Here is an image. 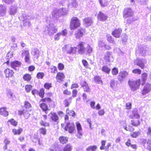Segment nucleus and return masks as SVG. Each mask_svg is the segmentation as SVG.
Instances as JSON below:
<instances>
[{
	"label": "nucleus",
	"instance_id": "obj_13",
	"mask_svg": "<svg viewBox=\"0 0 151 151\" xmlns=\"http://www.w3.org/2000/svg\"><path fill=\"white\" fill-rule=\"evenodd\" d=\"M85 43L83 42H80L77 45V47L79 54H84L86 48L85 47Z\"/></svg>",
	"mask_w": 151,
	"mask_h": 151
},
{
	"label": "nucleus",
	"instance_id": "obj_50",
	"mask_svg": "<svg viewBox=\"0 0 151 151\" xmlns=\"http://www.w3.org/2000/svg\"><path fill=\"white\" fill-rule=\"evenodd\" d=\"M50 72L52 73H55L57 72V69L56 67L51 66L50 68Z\"/></svg>",
	"mask_w": 151,
	"mask_h": 151
},
{
	"label": "nucleus",
	"instance_id": "obj_18",
	"mask_svg": "<svg viewBox=\"0 0 151 151\" xmlns=\"http://www.w3.org/2000/svg\"><path fill=\"white\" fill-rule=\"evenodd\" d=\"M65 78V76L64 73L60 72L58 73L56 76L57 81L59 83H61L63 81Z\"/></svg>",
	"mask_w": 151,
	"mask_h": 151
},
{
	"label": "nucleus",
	"instance_id": "obj_5",
	"mask_svg": "<svg viewBox=\"0 0 151 151\" xmlns=\"http://www.w3.org/2000/svg\"><path fill=\"white\" fill-rule=\"evenodd\" d=\"M77 47H72L70 45H66L62 48L63 51L69 54H75L76 52Z\"/></svg>",
	"mask_w": 151,
	"mask_h": 151
},
{
	"label": "nucleus",
	"instance_id": "obj_11",
	"mask_svg": "<svg viewBox=\"0 0 151 151\" xmlns=\"http://www.w3.org/2000/svg\"><path fill=\"white\" fill-rule=\"evenodd\" d=\"M104 59L106 62H112L114 60V58L111 52H107L104 54Z\"/></svg>",
	"mask_w": 151,
	"mask_h": 151
},
{
	"label": "nucleus",
	"instance_id": "obj_59",
	"mask_svg": "<svg viewBox=\"0 0 151 151\" xmlns=\"http://www.w3.org/2000/svg\"><path fill=\"white\" fill-rule=\"evenodd\" d=\"M44 76V74L42 72L38 73L37 75V77L38 79H42Z\"/></svg>",
	"mask_w": 151,
	"mask_h": 151
},
{
	"label": "nucleus",
	"instance_id": "obj_1",
	"mask_svg": "<svg viewBox=\"0 0 151 151\" xmlns=\"http://www.w3.org/2000/svg\"><path fill=\"white\" fill-rule=\"evenodd\" d=\"M68 10L65 8H60L59 9H55L52 12V14L54 17L57 18L63 15L66 14Z\"/></svg>",
	"mask_w": 151,
	"mask_h": 151
},
{
	"label": "nucleus",
	"instance_id": "obj_21",
	"mask_svg": "<svg viewBox=\"0 0 151 151\" xmlns=\"http://www.w3.org/2000/svg\"><path fill=\"white\" fill-rule=\"evenodd\" d=\"M17 7L16 5H14L10 6L9 13L10 15H14L17 12Z\"/></svg>",
	"mask_w": 151,
	"mask_h": 151
},
{
	"label": "nucleus",
	"instance_id": "obj_31",
	"mask_svg": "<svg viewBox=\"0 0 151 151\" xmlns=\"http://www.w3.org/2000/svg\"><path fill=\"white\" fill-rule=\"evenodd\" d=\"M69 3L68 4L69 7H76L77 6V3L76 0H70Z\"/></svg>",
	"mask_w": 151,
	"mask_h": 151
},
{
	"label": "nucleus",
	"instance_id": "obj_43",
	"mask_svg": "<svg viewBox=\"0 0 151 151\" xmlns=\"http://www.w3.org/2000/svg\"><path fill=\"white\" fill-rule=\"evenodd\" d=\"M140 122L139 120H132L131 122V124L134 126L137 127L140 124Z\"/></svg>",
	"mask_w": 151,
	"mask_h": 151
},
{
	"label": "nucleus",
	"instance_id": "obj_36",
	"mask_svg": "<svg viewBox=\"0 0 151 151\" xmlns=\"http://www.w3.org/2000/svg\"><path fill=\"white\" fill-rule=\"evenodd\" d=\"M50 117L51 119L54 122H57L58 120V117L56 113H51Z\"/></svg>",
	"mask_w": 151,
	"mask_h": 151
},
{
	"label": "nucleus",
	"instance_id": "obj_54",
	"mask_svg": "<svg viewBox=\"0 0 151 151\" xmlns=\"http://www.w3.org/2000/svg\"><path fill=\"white\" fill-rule=\"evenodd\" d=\"M8 122H10L12 125L14 126H17V122L13 119L9 120L8 121Z\"/></svg>",
	"mask_w": 151,
	"mask_h": 151
},
{
	"label": "nucleus",
	"instance_id": "obj_33",
	"mask_svg": "<svg viewBox=\"0 0 151 151\" xmlns=\"http://www.w3.org/2000/svg\"><path fill=\"white\" fill-rule=\"evenodd\" d=\"M6 7L4 5H0V15L2 16L4 15L6 12Z\"/></svg>",
	"mask_w": 151,
	"mask_h": 151
},
{
	"label": "nucleus",
	"instance_id": "obj_6",
	"mask_svg": "<svg viewBox=\"0 0 151 151\" xmlns=\"http://www.w3.org/2000/svg\"><path fill=\"white\" fill-rule=\"evenodd\" d=\"M81 22L76 17L72 18L70 21V27L71 29H74L79 27Z\"/></svg>",
	"mask_w": 151,
	"mask_h": 151
},
{
	"label": "nucleus",
	"instance_id": "obj_48",
	"mask_svg": "<svg viewBox=\"0 0 151 151\" xmlns=\"http://www.w3.org/2000/svg\"><path fill=\"white\" fill-rule=\"evenodd\" d=\"M96 146H90L86 148V150L87 151H96Z\"/></svg>",
	"mask_w": 151,
	"mask_h": 151
},
{
	"label": "nucleus",
	"instance_id": "obj_52",
	"mask_svg": "<svg viewBox=\"0 0 151 151\" xmlns=\"http://www.w3.org/2000/svg\"><path fill=\"white\" fill-rule=\"evenodd\" d=\"M71 98L70 97L68 99H65L64 101V103L65 106H68L71 103L70 100Z\"/></svg>",
	"mask_w": 151,
	"mask_h": 151
},
{
	"label": "nucleus",
	"instance_id": "obj_16",
	"mask_svg": "<svg viewBox=\"0 0 151 151\" xmlns=\"http://www.w3.org/2000/svg\"><path fill=\"white\" fill-rule=\"evenodd\" d=\"M31 54L35 58L37 59L40 55V52L38 49L36 48H32L31 51Z\"/></svg>",
	"mask_w": 151,
	"mask_h": 151
},
{
	"label": "nucleus",
	"instance_id": "obj_7",
	"mask_svg": "<svg viewBox=\"0 0 151 151\" xmlns=\"http://www.w3.org/2000/svg\"><path fill=\"white\" fill-rule=\"evenodd\" d=\"M123 14V17L125 19H126L127 23H131L132 21H130L129 20V19H130V18L127 19V18L132 16L133 14V12L131 9L129 8L125 9Z\"/></svg>",
	"mask_w": 151,
	"mask_h": 151
},
{
	"label": "nucleus",
	"instance_id": "obj_29",
	"mask_svg": "<svg viewBox=\"0 0 151 151\" xmlns=\"http://www.w3.org/2000/svg\"><path fill=\"white\" fill-rule=\"evenodd\" d=\"M81 84L85 91L87 92L89 91V88L86 82L83 81H82L81 82Z\"/></svg>",
	"mask_w": 151,
	"mask_h": 151
},
{
	"label": "nucleus",
	"instance_id": "obj_14",
	"mask_svg": "<svg viewBox=\"0 0 151 151\" xmlns=\"http://www.w3.org/2000/svg\"><path fill=\"white\" fill-rule=\"evenodd\" d=\"M24 55L25 56L24 58L25 62L29 63L30 62V60L29 58L30 55L29 51L28 50H23L21 53V55L23 56Z\"/></svg>",
	"mask_w": 151,
	"mask_h": 151
},
{
	"label": "nucleus",
	"instance_id": "obj_10",
	"mask_svg": "<svg viewBox=\"0 0 151 151\" xmlns=\"http://www.w3.org/2000/svg\"><path fill=\"white\" fill-rule=\"evenodd\" d=\"M75 129V125L73 123H67L65 128V129L66 131H68L70 133H73Z\"/></svg>",
	"mask_w": 151,
	"mask_h": 151
},
{
	"label": "nucleus",
	"instance_id": "obj_51",
	"mask_svg": "<svg viewBox=\"0 0 151 151\" xmlns=\"http://www.w3.org/2000/svg\"><path fill=\"white\" fill-rule=\"evenodd\" d=\"M140 132H135L130 134L131 136L133 138H136L140 134Z\"/></svg>",
	"mask_w": 151,
	"mask_h": 151
},
{
	"label": "nucleus",
	"instance_id": "obj_24",
	"mask_svg": "<svg viewBox=\"0 0 151 151\" xmlns=\"http://www.w3.org/2000/svg\"><path fill=\"white\" fill-rule=\"evenodd\" d=\"M122 32V30L121 29H116L112 32V34L114 37L119 38L121 35Z\"/></svg>",
	"mask_w": 151,
	"mask_h": 151
},
{
	"label": "nucleus",
	"instance_id": "obj_15",
	"mask_svg": "<svg viewBox=\"0 0 151 151\" xmlns=\"http://www.w3.org/2000/svg\"><path fill=\"white\" fill-rule=\"evenodd\" d=\"M85 32V31L84 29L80 28L75 32V37L77 38H79L82 37L83 33Z\"/></svg>",
	"mask_w": 151,
	"mask_h": 151
},
{
	"label": "nucleus",
	"instance_id": "obj_34",
	"mask_svg": "<svg viewBox=\"0 0 151 151\" xmlns=\"http://www.w3.org/2000/svg\"><path fill=\"white\" fill-rule=\"evenodd\" d=\"M92 48L89 45H88L86 48L85 52L84 54H89L91 53L92 51Z\"/></svg>",
	"mask_w": 151,
	"mask_h": 151
},
{
	"label": "nucleus",
	"instance_id": "obj_63",
	"mask_svg": "<svg viewBox=\"0 0 151 151\" xmlns=\"http://www.w3.org/2000/svg\"><path fill=\"white\" fill-rule=\"evenodd\" d=\"M52 87L51 83H46L44 85V87L47 89H49Z\"/></svg>",
	"mask_w": 151,
	"mask_h": 151
},
{
	"label": "nucleus",
	"instance_id": "obj_38",
	"mask_svg": "<svg viewBox=\"0 0 151 151\" xmlns=\"http://www.w3.org/2000/svg\"><path fill=\"white\" fill-rule=\"evenodd\" d=\"M60 142L63 144L67 143L68 141V138L66 137H60L59 138Z\"/></svg>",
	"mask_w": 151,
	"mask_h": 151
},
{
	"label": "nucleus",
	"instance_id": "obj_57",
	"mask_svg": "<svg viewBox=\"0 0 151 151\" xmlns=\"http://www.w3.org/2000/svg\"><path fill=\"white\" fill-rule=\"evenodd\" d=\"M111 72L113 75H116L118 73V69L117 68H114L112 69Z\"/></svg>",
	"mask_w": 151,
	"mask_h": 151
},
{
	"label": "nucleus",
	"instance_id": "obj_17",
	"mask_svg": "<svg viewBox=\"0 0 151 151\" xmlns=\"http://www.w3.org/2000/svg\"><path fill=\"white\" fill-rule=\"evenodd\" d=\"M151 91V85L149 83H147L142 91V94L143 95H145Z\"/></svg>",
	"mask_w": 151,
	"mask_h": 151
},
{
	"label": "nucleus",
	"instance_id": "obj_53",
	"mask_svg": "<svg viewBox=\"0 0 151 151\" xmlns=\"http://www.w3.org/2000/svg\"><path fill=\"white\" fill-rule=\"evenodd\" d=\"M32 86L31 85H27L25 87L26 91L28 93L32 89Z\"/></svg>",
	"mask_w": 151,
	"mask_h": 151
},
{
	"label": "nucleus",
	"instance_id": "obj_3",
	"mask_svg": "<svg viewBox=\"0 0 151 151\" xmlns=\"http://www.w3.org/2000/svg\"><path fill=\"white\" fill-rule=\"evenodd\" d=\"M45 31L47 32L48 35L51 36L57 31V29L53 24L50 23L46 27Z\"/></svg>",
	"mask_w": 151,
	"mask_h": 151
},
{
	"label": "nucleus",
	"instance_id": "obj_47",
	"mask_svg": "<svg viewBox=\"0 0 151 151\" xmlns=\"http://www.w3.org/2000/svg\"><path fill=\"white\" fill-rule=\"evenodd\" d=\"M147 75L146 73H144L142 74V80L143 83H142V84L143 85L145 83V82L146 81L147 79Z\"/></svg>",
	"mask_w": 151,
	"mask_h": 151
},
{
	"label": "nucleus",
	"instance_id": "obj_62",
	"mask_svg": "<svg viewBox=\"0 0 151 151\" xmlns=\"http://www.w3.org/2000/svg\"><path fill=\"white\" fill-rule=\"evenodd\" d=\"M94 80L95 82L99 83H101L102 82L100 78L98 76H95L94 77Z\"/></svg>",
	"mask_w": 151,
	"mask_h": 151
},
{
	"label": "nucleus",
	"instance_id": "obj_27",
	"mask_svg": "<svg viewBox=\"0 0 151 151\" xmlns=\"http://www.w3.org/2000/svg\"><path fill=\"white\" fill-rule=\"evenodd\" d=\"M106 46V43L104 41L102 40H100L98 42V46L99 49L103 50L104 49Z\"/></svg>",
	"mask_w": 151,
	"mask_h": 151
},
{
	"label": "nucleus",
	"instance_id": "obj_42",
	"mask_svg": "<svg viewBox=\"0 0 151 151\" xmlns=\"http://www.w3.org/2000/svg\"><path fill=\"white\" fill-rule=\"evenodd\" d=\"M23 79L24 81H30L31 78V77L29 74H26L23 77Z\"/></svg>",
	"mask_w": 151,
	"mask_h": 151
},
{
	"label": "nucleus",
	"instance_id": "obj_37",
	"mask_svg": "<svg viewBox=\"0 0 151 151\" xmlns=\"http://www.w3.org/2000/svg\"><path fill=\"white\" fill-rule=\"evenodd\" d=\"M117 86V82L112 80L111 81L110 83V86L113 89L116 88Z\"/></svg>",
	"mask_w": 151,
	"mask_h": 151
},
{
	"label": "nucleus",
	"instance_id": "obj_45",
	"mask_svg": "<svg viewBox=\"0 0 151 151\" xmlns=\"http://www.w3.org/2000/svg\"><path fill=\"white\" fill-rule=\"evenodd\" d=\"M72 150V146L68 144L64 147L63 151H71Z\"/></svg>",
	"mask_w": 151,
	"mask_h": 151
},
{
	"label": "nucleus",
	"instance_id": "obj_55",
	"mask_svg": "<svg viewBox=\"0 0 151 151\" xmlns=\"http://www.w3.org/2000/svg\"><path fill=\"white\" fill-rule=\"evenodd\" d=\"M7 96L9 99H13V98L14 96V95L13 93L11 92H9L7 93Z\"/></svg>",
	"mask_w": 151,
	"mask_h": 151
},
{
	"label": "nucleus",
	"instance_id": "obj_49",
	"mask_svg": "<svg viewBox=\"0 0 151 151\" xmlns=\"http://www.w3.org/2000/svg\"><path fill=\"white\" fill-rule=\"evenodd\" d=\"M66 113L70 116H75L76 115L74 111L72 110H69L68 109L66 110Z\"/></svg>",
	"mask_w": 151,
	"mask_h": 151
},
{
	"label": "nucleus",
	"instance_id": "obj_25",
	"mask_svg": "<svg viewBox=\"0 0 151 151\" xmlns=\"http://www.w3.org/2000/svg\"><path fill=\"white\" fill-rule=\"evenodd\" d=\"M128 73L126 71H124L121 72L119 76V79L120 81H122L123 78L126 77L128 76Z\"/></svg>",
	"mask_w": 151,
	"mask_h": 151
},
{
	"label": "nucleus",
	"instance_id": "obj_44",
	"mask_svg": "<svg viewBox=\"0 0 151 151\" xmlns=\"http://www.w3.org/2000/svg\"><path fill=\"white\" fill-rule=\"evenodd\" d=\"M99 1L102 6H106L108 4L107 1L106 0H99Z\"/></svg>",
	"mask_w": 151,
	"mask_h": 151
},
{
	"label": "nucleus",
	"instance_id": "obj_20",
	"mask_svg": "<svg viewBox=\"0 0 151 151\" xmlns=\"http://www.w3.org/2000/svg\"><path fill=\"white\" fill-rule=\"evenodd\" d=\"M97 18L98 20L104 21L107 19V17L101 12H99L98 14Z\"/></svg>",
	"mask_w": 151,
	"mask_h": 151
},
{
	"label": "nucleus",
	"instance_id": "obj_8",
	"mask_svg": "<svg viewBox=\"0 0 151 151\" xmlns=\"http://www.w3.org/2000/svg\"><path fill=\"white\" fill-rule=\"evenodd\" d=\"M146 62L145 59L140 58H137L134 61L135 64L139 66L142 69L145 68V64L146 63Z\"/></svg>",
	"mask_w": 151,
	"mask_h": 151
},
{
	"label": "nucleus",
	"instance_id": "obj_28",
	"mask_svg": "<svg viewBox=\"0 0 151 151\" xmlns=\"http://www.w3.org/2000/svg\"><path fill=\"white\" fill-rule=\"evenodd\" d=\"M131 118H133L134 117L137 119H139L140 116L137 112V109H134L132 111V115L130 116Z\"/></svg>",
	"mask_w": 151,
	"mask_h": 151
},
{
	"label": "nucleus",
	"instance_id": "obj_58",
	"mask_svg": "<svg viewBox=\"0 0 151 151\" xmlns=\"http://www.w3.org/2000/svg\"><path fill=\"white\" fill-rule=\"evenodd\" d=\"M44 88H41L40 90V92L39 93V96L41 98H43L44 97Z\"/></svg>",
	"mask_w": 151,
	"mask_h": 151
},
{
	"label": "nucleus",
	"instance_id": "obj_64",
	"mask_svg": "<svg viewBox=\"0 0 151 151\" xmlns=\"http://www.w3.org/2000/svg\"><path fill=\"white\" fill-rule=\"evenodd\" d=\"M147 134L148 136L151 137V127H149L147 129Z\"/></svg>",
	"mask_w": 151,
	"mask_h": 151
},
{
	"label": "nucleus",
	"instance_id": "obj_35",
	"mask_svg": "<svg viewBox=\"0 0 151 151\" xmlns=\"http://www.w3.org/2000/svg\"><path fill=\"white\" fill-rule=\"evenodd\" d=\"M102 71L107 74H109L111 69L106 65L104 66L101 69Z\"/></svg>",
	"mask_w": 151,
	"mask_h": 151
},
{
	"label": "nucleus",
	"instance_id": "obj_19",
	"mask_svg": "<svg viewBox=\"0 0 151 151\" xmlns=\"http://www.w3.org/2000/svg\"><path fill=\"white\" fill-rule=\"evenodd\" d=\"M84 25L86 27L91 26L93 23V19L91 17H88L83 20Z\"/></svg>",
	"mask_w": 151,
	"mask_h": 151
},
{
	"label": "nucleus",
	"instance_id": "obj_22",
	"mask_svg": "<svg viewBox=\"0 0 151 151\" xmlns=\"http://www.w3.org/2000/svg\"><path fill=\"white\" fill-rule=\"evenodd\" d=\"M4 73L6 78L12 77L14 73L13 71L9 68H7L5 70Z\"/></svg>",
	"mask_w": 151,
	"mask_h": 151
},
{
	"label": "nucleus",
	"instance_id": "obj_23",
	"mask_svg": "<svg viewBox=\"0 0 151 151\" xmlns=\"http://www.w3.org/2000/svg\"><path fill=\"white\" fill-rule=\"evenodd\" d=\"M11 66L12 68L15 69H17V68L20 67L21 63L20 62L18 61H15L12 62L11 63Z\"/></svg>",
	"mask_w": 151,
	"mask_h": 151
},
{
	"label": "nucleus",
	"instance_id": "obj_61",
	"mask_svg": "<svg viewBox=\"0 0 151 151\" xmlns=\"http://www.w3.org/2000/svg\"><path fill=\"white\" fill-rule=\"evenodd\" d=\"M147 149L150 151H151V140H149L147 142Z\"/></svg>",
	"mask_w": 151,
	"mask_h": 151
},
{
	"label": "nucleus",
	"instance_id": "obj_60",
	"mask_svg": "<svg viewBox=\"0 0 151 151\" xmlns=\"http://www.w3.org/2000/svg\"><path fill=\"white\" fill-rule=\"evenodd\" d=\"M132 72L133 73L140 74L141 73V70L138 69H134L132 70Z\"/></svg>",
	"mask_w": 151,
	"mask_h": 151
},
{
	"label": "nucleus",
	"instance_id": "obj_30",
	"mask_svg": "<svg viewBox=\"0 0 151 151\" xmlns=\"http://www.w3.org/2000/svg\"><path fill=\"white\" fill-rule=\"evenodd\" d=\"M22 129L21 128H19L18 129H12V132L14 135H19L22 132Z\"/></svg>",
	"mask_w": 151,
	"mask_h": 151
},
{
	"label": "nucleus",
	"instance_id": "obj_39",
	"mask_svg": "<svg viewBox=\"0 0 151 151\" xmlns=\"http://www.w3.org/2000/svg\"><path fill=\"white\" fill-rule=\"evenodd\" d=\"M124 123V125H123V127L124 129L127 131H132L134 130V129L132 127L129 126L128 129L127 127V126L125 122H123Z\"/></svg>",
	"mask_w": 151,
	"mask_h": 151
},
{
	"label": "nucleus",
	"instance_id": "obj_41",
	"mask_svg": "<svg viewBox=\"0 0 151 151\" xmlns=\"http://www.w3.org/2000/svg\"><path fill=\"white\" fill-rule=\"evenodd\" d=\"M24 106L26 109L28 111H30L31 110V106L29 103L28 101H25L24 103Z\"/></svg>",
	"mask_w": 151,
	"mask_h": 151
},
{
	"label": "nucleus",
	"instance_id": "obj_40",
	"mask_svg": "<svg viewBox=\"0 0 151 151\" xmlns=\"http://www.w3.org/2000/svg\"><path fill=\"white\" fill-rule=\"evenodd\" d=\"M40 18L39 15L37 14H35L30 16V19H31L39 20Z\"/></svg>",
	"mask_w": 151,
	"mask_h": 151
},
{
	"label": "nucleus",
	"instance_id": "obj_12",
	"mask_svg": "<svg viewBox=\"0 0 151 151\" xmlns=\"http://www.w3.org/2000/svg\"><path fill=\"white\" fill-rule=\"evenodd\" d=\"M76 125L77 130V136L78 138L81 139L82 137V129L81 126L78 122L76 123Z\"/></svg>",
	"mask_w": 151,
	"mask_h": 151
},
{
	"label": "nucleus",
	"instance_id": "obj_56",
	"mask_svg": "<svg viewBox=\"0 0 151 151\" xmlns=\"http://www.w3.org/2000/svg\"><path fill=\"white\" fill-rule=\"evenodd\" d=\"M39 132L40 133L45 135L46 133V129L45 128H41L39 129Z\"/></svg>",
	"mask_w": 151,
	"mask_h": 151
},
{
	"label": "nucleus",
	"instance_id": "obj_2",
	"mask_svg": "<svg viewBox=\"0 0 151 151\" xmlns=\"http://www.w3.org/2000/svg\"><path fill=\"white\" fill-rule=\"evenodd\" d=\"M140 83V81L139 79L135 81L129 80L128 82L131 90L133 91H135L139 88Z\"/></svg>",
	"mask_w": 151,
	"mask_h": 151
},
{
	"label": "nucleus",
	"instance_id": "obj_9",
	"mask_svg": "<svg viewBox=\"0 0 151 151\" xmlns=\"http://www.w3.org/2000/svg\"><path fill=\"white\" fill-rule=\"evenodd\" d=\"M67 34V30L66 29H64L55 35L54 36V39L55 40H58L61 37H66Z\"/></svg>",
	"mask_w": 151,
	"mask_h": 151
},
{
	"label": "nucleus",
	"instance_id": "obj_4",
	"mask_svg": "<svg viewBox=\"0 0 151 151\" xmlns=\"http://www.w3.org/2000/svg\"><path fill=\"white\" fill-rule=\"evenodd\" d=\"M21 19L23 21V24L24 26L29 27L31 25L30 20V16L28 14H23L21 17Z\"/></svg>",
	"mask_w": 151,
	"mask_h": 151
},
{
	"label": "nucleus",
	"instance_id": "obj_32",
	"mask_svg": "<svg viewBox=\"0 0 151 151\" xmlns=\"http://www.w3.org/2000/svg\"><path fill=\"white\" fill-rule=\"evenodd\" d=\"M40 106L42 110L45 111L46 114H47V111L49 110L47 105L44 103H42L40 104Z\"/></svg>",
	"mask_w": 151,
	"mask_h": 151
},
{
	"label": "nucleus",
	"instance_id": "obj_46",
	"mask_svg": "<svg viewBox=\"0 0 151 151\" xmlns=\"http://www.w3.org/2000/svg\"><path fill=\"white\" fill-rule=\"evenodd\" d=\"M106 37L107 41L110 43L113 44H114L115 43V41L110 35H107Z\"/></svg>",
	"mask_w": 151,
	"mask_h": 151
},
{
	"label": "nucleus",
	"instance_id": "obj_26",
	"mask_svg": "<svg viewBox=\"0 0 151 151\" xmlns=\"http://www.w3.org/2000/svg\"><path fill=\"white\" fill-rule=\"evenodd\" d=\"M5 107H3L0 108V114L4 116H6L9 114L8 112L6 111Z\"/></svg>",
	"mask_w": 151,
	"mask_h": 151
}]
</instances>
